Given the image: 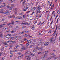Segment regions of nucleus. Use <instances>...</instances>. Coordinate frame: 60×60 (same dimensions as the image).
<instances>
[{
  "mask_svg": "<svg viewBox=\"0 0 60 60\" xmlns=\"http://www.w3.org/2000/svg\"><path fill=\"white\" fill-rule=\"evenodd\" d=\"M2 7H4L5 6H4V5L3 4L2 5Z\"/></svg>",
  "mask_w": 60,
  "mask_h": 60,
  "instance_id": "obj_57",
  "label": "nucleus"
},
{
  "mask_svg": "<svg viewBox=\"0 0 60 60\" xmlns=\"http://www.w3.org/2000/svg\"><path fill=\"white\" fill-rule=\"evenodd\" d=\"M4 48L3 47H2V49H1V50L2 51V50H4Z\"/></svg>",
  "mask_w": 60,
  "mask_h": 60,
  "instance_id": "obj_28",
  "label": "nucleus"
},
{
  "mask_svg": "<svg viewBox=\"0 0 60 60\" xmlns=\"http://www.w3.org/2000/svg\"><path fill=\"white\" fill-rule=\"evenodd\" d=\"M38 10L40 11V8H41V6L39 5L38 6Z\"/></svg>",
  "mask_w": 60,
  "mask_h": 60,
  "instance_id": "obj_11",
  "label": "nucleus"
},
{
  "mask_svg": "<svg viewBox=\"0 0 60 60\" xmlns=\"http://www.w3.org/2000/svg\"><path fill=\"white\" fill-rule=\"evenodd\" d=\"M3 54V52L1 53L0 54V56H1V55Z\"/></svg>",
  "mask_w": 60,
  "mask_h": 60,
  "instance_id": "obj_62",
  "label": "nucleus"
},
{
  "mask_svg": "<svg viewBox=\"0 0 60 60\" xmlns=\"http://www.w3.org/2000/svg\"><path fill=\"white\" fill-rule=\"evenodd\" d=\"M23 13H19V15H23Z\"/></svg>",
  "mask_w": 60,
  "mask_h": 60,
  "instance_id": "obj_31",
  "label": "nucleus"
},
{
  "mask_svg": "<svg viewBox=\"0 0 60 60\" xmlns=\"http://www.w3.org/2000/svg\"><path fill=\"white\" fill-rule=\"evenodd\" d=\"M16 51H17V50H15L14 51H11V52H10V54H12V52H16Z\"/></svg>",
  "mask_w": 60,
  "mask_h": 60,
  "instance_id": "obj_9",
  "label": "nucleus"
},
{
  "mask_svg": "<svg viewBox=\"0 0 60 60\" xmlns=\"http://www.w3.org/2000/svg\"><path fill=\"white\" fill-rule=\"evenodd\" d=\"M28 24V23L26 22L25 24V25H27Z\"/></svg>",
  "mask_w": 60,
  "mask_h": 60,
  "instance_id": "obj_54",
  "label": "nucleus"
},
{
  "mask_svg": "<svg viewBox=\"0 0 60 60\" xmlns=\"http://www.w3.org/2000/svg\"><path fill=\"white\" fill-rule=\"evenodd\" d=\"M33 41H34V42H36V40H33Z\"/></svg>",
  "mask_w": 60,
  "mask_h": 60,
  "instance_id": "obj_45",
  "label": "nucleus"
},
{
  "mask_svg": "<svg viewBox=\"0 0 60 60\" xmlns=\"http://www.w3.org/2000/svg\"><path fill=\"white\" fill-rule=\"evenodd\" d=\"M53 20H52V22H51L50 24V25H51V24H52V23H53Z\"/></svg>",
  "mask_w": 60,
  "mask_h": 60,
  "instance_id": "obj_48",
  "label": "nucleus"
},
{
  "mask_svg": "<svg viewBox=\"0 0 60 60\" xmlns=\"http://www.w3.org/2000/svg\"><path fill=\"white\" fill-rule=\"evenodd\" d=\"M15 48H16V49H19V46H15Z\"/></svg>",
  "mask_w": 60,
  "mask_h": 60,
  "instance_id": "obj_13",
  "label": "nucleus"
},
{
  "mask_svg": "<svg viewBox=\"0 0 60 60\" xmlns=\"http://www.w3.org/2000/svg\"><path fill=\"white\" fill-rule=\"evenodd\" d=\"M5 46L6 47H8V46H9V45H7V44H6L5 45Z\"/></svg>",
  "mask_w": 60,
  "mask_h": 60,
  "instance_id": "obj_16",
  "label": "nucleus"
},
{
  "mask_svg": "<svg viewBox=\"0 0 60 60\" xmlns=\"http://www.w3.org/2000/svg\"><path fill=\"white\" fill-rule=\"evenodd\" d=\"M21 49L22 50H26V48L25 46H22Z\"/></svg>",
  "mask_w": 60,
  "mask_h": 60,
  "instance_id": "obj_3",
  "label": "nucleus"
},
{
  "mask_svg": "<svg viewBox=\"0 0 60 60\" xmlns=\"http://www.w3.org/2000/svg\"><path fill=\"white\" fill-rule=\"evenodd\" d=\"M28 25L29 26H31L32 25V23L30 22V23H29Z\"/></svg>",
  "mask_w": 60,
  "mask_h": 60,
  "instance_id": "obj_20",
  "label": "nucleus"
},
{
  "mask_svg": "<svg viewBox=\"0 0 60 60\" xmlns=\"http://www.w3.org/2000/svg\"><path fill=\"white\" fill-rule=\"evenodd\" d=\"M14 37H12L11 38V39H14Z\"/></svg>",
  "mask_w": 60,
  "mask_h": 60,
  "instance_id": "obj_60",
  "label": "nucleus"
},
{
  "mask_svg": "<svg viewBox=\"0 0 60 60\" xmlns=\"http://www.w3.org/2000/svg\"><path fill=\"white\" fill-rule=\"evenodd\" d=\"M11 33H14V32H15V31L13 30L12 31H11Z\"/></svg>",
  "mask_w": 60,
  "mask_h": 60,
  "instance_id": "obj_25",
  "label": "nucleus"
},
{
  "mask_svg": "<svg viewBox=\"0 0 60 60\" xmlns=\"http://www.w3.org/2000/svg\"><path fill=\"white\" fill-rule=\"evenodd\" d=\"M18 38L19 39H21V38H22V37L20 36L19 37H18Z\"/></svg>",
  "mask_w": 60,
  "mask_h": 60,
  "instance_id": "obj_27",
  "label": "nucleus"
},
{
  "mask_svg": "<svg viewBox=\"0 0 60 60\" xmlns=\"http://www.w3.org/2000/svg\"><path fill=\"white\" fill-rule=\"evenodd\" d=\"M53 40H54V39H53V38H51V39L50 40V42H52L53 41Z\"/></svg>",
  "mask_w": 60,
  "mask_h": 60,
  "instance_id": "obj_12",
  "label": "nucleus"
},
{
  "mask_svg": "<svg viewBox=\"0 0 60 60\" xmlns=\"http://www.w3.org/2000/svg\"><path fill=\"white\" fill-rule=\"evenodd\" d=\"M26 4L25 3H23V5H26Z\"/></svg>",
  "mask_w": 60,
  "mask_h": 60,
  "instance_id": "obj_42",
  "label": "nucleus"
},
{
  "mask_svg": "<svg viewBox=\"0 0 60 60\" xmlns=\"http://www.w3.org/2000/svg\"><path fill=\"white\" fill-rule=\"evenodd\" d=\"M30 54V52L29 51H27L25 52V54Z\"/></svg>",
  "mask_w": 60,
  "mask_h": 60,
  "instance_id": "obj_8",
  "label": "nucleus"
},
{
  "mask_svg": "<svg viewBox=\"0 0 60 60\" xmlns=\"http://www.w3.org/2000/svg\"><path fill=\"white\" fill-rule=\"evenodd\" d=\"M57 58H58L57 57H55L54 58H55V59H56Z\"/></svg>",
  "mask_w": 60,
  "mask_h": 60,
  "instance_id": "obj_59",
  "label": "nucleus"
},
{
  "mask_svg": "<svg viewBox=\"0 0 60 60\" xmlns=\"http://www.w3.org/2000/svg\"><path fill=\"white\" fill-rule=\"evenodd\" d=\"M8 17L9 18H12V16H8Z\"/></svg>",
  "mask_w": 60,
  "mask_h": 60,
  "instance_id": "obj_29",
  "label": "nucleus"
},
{
  "mask_svg": "<svg viewBox=\"0 0 60 60\" xmlns=\"http://www.w3.org/2000/svg\"><path fill=\"white\" fill-rule=\"evenodd\" d=\"M3 4H4V6H5V5H6V4H5V3H3Z\"/></svg>",
  "mask_w": 60,
  "mask_h": 60,
  "instance_id": "obj_44",
  "label": "nucleus"
},
{
  "mask_svg": "<svg viewBox=\"0 0 60 60\" xmlns=\"http://www.w3.org/2000/svg\"><path fill=\"white\" fill-rule=\"evenodd\" d=\"M52 43H55V40H53Z\"/></svg>",
  "mask_w": 60,
  "mask_h": 60,
  "instance_id": "obj_26",
  "label": "nucleus"
},
{
  "mask_svg": "<svg viewBox=\"0 0 60 60\" xmlns=\"http://www.w3.org/2000/svg\"><path fill=\"white\" fill-rule=\"evenodd\" d=\"M9 41H6V44H7V43H9Z\"/></svg>",
  "mask_w": 60,
  "mask_h": 60,
  "instance_id": "obj_38",
  "label": "nucleus"
},
{
  "mask_svg": "<svg viewBox=\"0 0 60 60\" xmlns=\"http://www.w3.org/2000/svg\"><path fill=\"white\" fill-rule=\"evenodd\" d=\"M5 25V24H2V25H1V27H4V26H5L4 25Z\"/></svg>",
  "mask_w": 60,
  "mask_h": 60,
  "instance_id": "obj_14",
  "label": "nucleus"
},
{
  "mask_svg": "<svg viewBox=\"0 0 60 60\" xmlns=\"http://www.w3.org/2000/svg\"><path fill=\"white\" fill-rule=\"evenodd\" d=\"M58 19H59V18H58L57 19V21L56 22L57 23H58Z\"/></svg>",
  "mask_w": 60,
  "mask_h": 60,
  "instance_id": "obj_51",
  "label": "nucleus"
},
{
  "mask_svg": "<svg viewBox=\"0 0 60 60\" xmlns=\"http://www.w3.org/2000/svg\"><path fill=\"white\" fill-rule=\"evenodd\" d=\"M20 46H23V44H20Z\"/></svg>",
  "mask_w": 60,
  "mask_h": 60,
  "instance_id": "obj_49",
  "label": "nucleus"
},
{
  "mask_svg": "<svg viewBox=\"0 0 60 60\" xmlns=\"http://www.w3.org/2000/svg\"><path fill=\"white\" fill-rule=\"evenodd\" d=\"M14 39L15 40V41H16V40H17V39L15 37H14Z\"/></svg>",
  "mask_w": 60,
  "mask_h": 60,
  "instance_id": "obj_41",
  "label": "nucleus"
},
{
  "mask_svg": "<svg viewBox=\"0 0 60 60\" xmlns=\"http://www.w3.org/2000/svg\"><path fill=\"white\" fill-rule=\"evenodd\" d=\"M48 51H45V53H48Z\"/></svg>",
  "mask_w": 60,
  "mask_h": 60,
  "instance_id": "obj_64",
  "label": "nucleus"
},
{
  "mask_svg": "<svg viewBox=\"0 0 60 60\" xmlns=\"http://www.w3.org/2000/svg\"><path fill=\"white\" fill-rule=\"evenodd\" d=\"M15 37V38H16H16H18V36H16Z\"/></svg>",
  "mask_w": 60,
  "mask_h": 60,
  "instance_id": "obj_53",
  "label": "nucleus"
},
{
  "mask_svg": "<svg viewBox=\"0 0 60 60\" xmlns=\"http://www.w3.org/2000/svg\"><path fill=\"white\" fill-rule=\"evenodd\" d=\"M17 12H15V14H17Z\"/></svg>",
  "mask_w": 60,
  "mask_h": 60,
  "instance_id": "obj_63",
  "label": "nucleus"
},
{
  "mask_svg": "<svg viewBox=\"0 0 60 60\" xmlns=\"http://www.w3.org/2000/svg\"><path fill=\"white\" fill-rule=\"evenodd\" d=\"M27 41L28 43H30L32 42V41L30 40H27Z\"/></svg>",
  "mask_w": 60,
  "mask_h": 60,
  "instance_id": "obj_6",
  "label": "nucleus"
},
{
  "mask_svg": "<svg viewBox=\"0 0 60 60\" xmlns=\"http://www.w3.org/2000/svg\"><path fill=\"white\" fill-rule=\"evenodd\" d=\"M11 40V39H10V41L11 42H12V43H14L15 41H12Z\"/></svg>",
  "mask_w": 60,
  "mask_h": 60,
  "instance_id": "obj_17",
  "label": "nucleus"
},
{
  "mask_svg": "<svg viewBox=\"0 0 60 60\" xmlns=\"http://www.w3.org/2000/svg\"><path fill=\"white\" fill-rule=\"evenodd\" d=\"M26 59H27V60H30V58L27 57V58H26Z\"/></svg>",
  "mask_w": 60,
  "mask_h": 60,
  "instance_id": "obj_24",
  "label": "nucleus"
},
{
  "mask_svg": "<svg viewBox=\"0 0 60 60\" xmlns=\"http://www.w3.org/2000/svg\"><path fill=\"white\" fill-rule=\"evenodd\" d=\"M26 15H24L23 16V17L24 18H25L26 17H25Z\"/></svg>",
  "mask_w": 60,
  "mask_h": 60,
  "instance_id": "obj_55",
  "label": "nucleus"
},
{
  "mask_svg": "<svg viewBox=\"0 0 60 60\" xmlns=\"http://www.w3.org/2000/svg\"><path fill=\"white\" fill-rule=\"evenodd\" d=\"M27 37H28V38H30V37L29 36V35H28L27 36Z\"/></svg>",
  "mask_w": 60,
  "mask_h": 60,
  "instance_id": "obj_56",
  "label": "nucleus"
},
{
  "mask_svg": "<svg viewBox=\"0 0 60 60\" xmlns=\"http://www.w3.org/2000/svg\"><path fill=\"white\" fill-rule=\"evenodd\" d=\"M39 35H41V33H39L38 34Z\"/></svg>",
  "mask_w": 60,
  "mask_h": 60,
  "instance_id": "obj_58",
  "label": "nucleus"
},
{
  "mask_svg": "<svg viewBox=\"0 0 60 60\" xmlns=\"http://www.w3.org/2000/svg\"><path fill=\"white\" fill-rule=\"evenodd\" d=\"M11 22L12 23V25H14V22L13 20H12L11 21Z\"/></svg>",
  "mask_w": 60,
  "mask_h": 60,
  "instance_id": "obj_10",
  "label": "nucleus"
},
{
  "mask_svg": "<svg viewBox=\"0 0 60 60\" xmlns=\"http://www.w3.org/2000/svg\"><path fill=\"white\" fill-rule=\"evenodd\" d=\"M53 5H52L51 6V9H53V8L54 7V4H53Z\"/></svg>",
  "mask_w": 60,
  "mask_h": 60,
  "instance_id": "obj_22",
  "label": "nucleus"
},
{
  "mask_svg": "<svg viewBox=\"0 0 60 60\" xmlns=\"http://www.w3.org/2000/svg\"><path fill=\"white\" fill-rule=\"evenodd\" d=\"M21 57H20V56H19L18 57H17V58H18V59H19V58H20Z\"/></svg>",
  "mask_w": 60,
  "mask_h": 60,
  "instance_id": "obj_39",
  "label": "nucleus"
},
{
  "mask_svg": "<svg viewBox=\"0 0 60 60\" xmlns=\"http://www.w3.org/2000/svg\"><path fill=\"white\" fill-rule=\"evenodd\" d=\"M36 17H39V16H38V15H37L36 16Z\"/></svg>",
  "mask_w": 60,
  "mask_h": 60,
  "instance_id": "obj_47",
  "label": "nucleus"
},
{
  "mask_svg": "<svg viewBox=\"0 0 60 60\" xmlns=\"http://www.w3.org/2000/svg\"><path fill=\"white\" fill-rule=\"evenodd\" d=\"M11 24V23H8V26H9V25H10Z\"/></svg>",
  "mask_w": 60,
  "mask_h": 60,
  "instance_id": "obj_52",
  "label": "nucleus"
},
{
  "mask_svg": "<svg viewBox=\"0 0 60 60\" xmlns=\"http://www.w3.org/2000/svg\"><path fill=\"white\" fill-rule=\"evenodd\" d=\"M0 13H4V14H6L7 15H8V14H9V12H2L1 11H0Z\"/></svg>",
  "mask_w": 60,
  "mask_h": 60,
  "instance_id": "obj_2",
  "label": "nucleus"
},
{
  "mask_svg": "<svg viewBox=\"0 0 60 60\" xmlns=\"http://www.w3.org/2000/svg\"><path fill=\"white\" fill-rule=\"evenodd\" d=\"M51 58H53L52 56H51V57H49V59H51Z\"/></svg>",
  "mask_w": 60,
  "mask_h": 60,
  "instance_id": "obj_23",
  "label": "nucleus"
},
{
  "mask_svg": "<svg viewBox=\"0 0 60 60\" xmlns=\"http://www.w3.org/2000/svg\"><path fill=\"white\" fill-rule=\"evenodd\" d=\"M35 27L34 26H32L31 29H34V28Z\"/></svg>",
  "mask_w": 60,
  "mask_h": 60,
  "instance_id": "obj_15",
  "label": "nucleus"
},
{
  "mask_svg": "<svg viewBox=\"0 0 60 60\" xmlns=\"http://www.w3.org/2000/svg\"><path fill=\"white\" fill-rule=\"evenodd\" d=\"M12 17L13 18H15V15H13L12 16Z\"/></svg>",
  "mask_w": 60,
  "mask_h": 60,
  "instance_id": "obj_33",
  "label": "nucleus"
},
{
  "mask_svg": "<svg viewBox=\"0 0 60 60\" xmlns=\"http://www.w3.org/2000/svg\"><path fill=\"white\" fill-rule=\"evenodd\" d=\"M23 22L24 23H23V25H25L26 23V22Z\"/></svg>",
  "mask_w": 60,
  "mask_h": 60,
  "instance_id": "obj_36",
  "label": "nucleus"
},
{
  "mask_svg": "<svg viewBox=\"0 0 60 60\" xmlns=\"http://www.w3.org/2000/svg\"><path fill=\"white\" fill-rule=\"evenodd\" d=\"M7 35L8 36H9L10 37H11V34H7Z\"/></svg>",
  "mask_w": 60,
  "mask_h": 60,
  "instance_id": "obj_18",
  "label": "nucleus"
},
{
  "mask_svg": "<svg viewBox=\"0 0 60 60\" xmlns=\"http://www.w3.org/2000/svg\"><path fill=\"white\" fill-rule=\"evenodd\" d=\"M49 44V43L48 42H46V43H45V44H44V45L45 46H47V45H48Z\"/></svg>",
  "mask_w": 60,
  "mask_h": 60,
  "instance_id": "obj_5",
  "label": "nucleus"
},
{
  "mask_svg": "<svg viewBox=\"0 0 60 60\" xmlns=\"http://www.w3.org/2000/svg\"><path fill=\"white\" fill-rule=\"evenodd\" d=\"M10 28H12V26H10Z\"/></svg>",
  "mask_w": 60,
  "mask_h": 60,
  "instance_id": "obj_37",
  "label": "nucleus"
},
{
  "mask_svg": "<svg viewBox=\"0 0 60 60\" xmlns=\"http://www.w3.org/2000/svg\"><path fill=\"white\" fill-rule=\"evenodd\" d=\"M57 13H58V14H59L60 13V11H59V10H58V12H57Z\"/></svg>",
  "mask_w": 60,
  "mask_h": 60,
  "instance_id": "obj_35",
  "label": "nucleus"
},
{
  "mask_svg": "<svg viewBox=\"0 0 60 60\" xmlns=\"http://www.w3.org/2000/svg\"><path fill=\"white\" fill-rule=\"evenodd\" d=\"M13 56V55H10V57H12Z\"/></svg>",
  "mask_w": 60,
  "mask_h": 60,
  "instance_id": "obj_46",
  "label": "nucleus"
},
{
  "mask_svg": "<svg viewBox=\"0 0 60 60\" xmlns=\"http://www.w3.org/2000/svg\"><path fill=\"white\" fill-rule=\"evenodd\" d=\"M33 47V45H30L29 46V48H32Z\"/></svg>",
  "mask_w": 60,
  "mask_h": 60,
  "instance_id": "obj_34",
  "label": "nucleus"
},
{
  "mask_svg": "<svg viewBox=\"0 0 60 60\" xmlns=\"http://www.w3.org/2000/svg\"><path fill=\"white\" fill-rule=\"evenodd\" d=\"M47 53H45V54L44 56V57H45V56H47Z\"/></svg>",
  "mask_w": 60,
  "mask_h": 60,
  "instance_id": "obj_21",
  "label": "nucleus"
},
{
  "mask_svg": "<svg viewBox=\"0 0 60 60\" xmlns=\"http://www.w3.org/2000/svg\"><path fill=\"white\" fill-rule=\"evenodd\" d=\"M39 44H43L44 42L42 41H41L40 40L39 41Z\"/></svg>",
  "mask_w": 60,
  "mask_h": 60,
  "instance_id": "obj_4",
  "label": "nucleus"
},
{
  "mask_svg": "<svg viewBox=\"0 0 60 60\" xmlns=\"http://www.w3.org/2000/svg\"><path fill=\"white\" fill-rule=\"evenodd\" d=\"M32 52H35V53H37V52H38V53H39L38 52H37V50H36L35 49L34 50L32 51Z\"/></svg>",
  "mask_w": 60,
  "mask_h": 60,
  "instance_id": "obj_7",
  "label": "nucleus"
},
{
  "mask_svg": "<svg viewBox=\"0 0 60 60\" xmlns=\"http://www.w3.org/2000/svg\"><path fill=\"white\" fill-rule=\"evenodd\" d=\"M7 5L6 6V7H7L8 8H9V9H12V7H10V6H9V5L8 4H7Z\"/></svg>",
  "mask_w": 60,
  "mask_h": 60,
  "instance_id": "obj_1",
  "label": "nucleus"
},
{
  "mask_svg": "<svg viewBox=\"0 0 60 60\" xmlns=\"http://www.w3.org/2000/svg\"><path fill=\"white\" fill-rule=\"evenodd\" d=\"M56 57V56L54 55L53 56H52V58H54L55 57Z\"/></svg>",
  "mask_w": 60,
  "mask_h": 60,
  "instance_id": "obj_40",
  "label": "nucleus"
},
{
  "mask_svg": "<svg viewBox=\"0 0 60 60\" xmlns=\"http://www.w3.org/2000/svg\"><path fill=\"white\" fill-rule=\"evenodd\" d=\"M25 33H26V31H23L22 32V34H24L25 33Z\"/></svg>",
  "mask_w": 60,
  "mask_h": 60,
  "instance_id": "obj_30",
  "label": "nucleus"
},
{
  "mask_svg": "<svg viewBox=\"0 0 60 60\" xmlns=\"http://www.w3.org/2000/svg\"><path fill=\"white\" fill-rule=\"evenodd\" d=\"M35 13V12H33L31 14V15H33V14H34Z\"/></svg>",
  "mask_w": 60,
  "mask_h": 60,
  "instance_id": "obj_32",
  "label": "nucleus"
},
{
  "mask_svg": "<svg viewBox=\"0 0 60 60\" xmlns=\"http://www.w3.org/2000/svg\"><path fill=\"white\" fill-rule=\"evenodd\" d=\"M52 55H55V54H54V53H52Z\"/></svg>",
  "mask_w": 60,
  "mask_h": 60,
  "instance_id": "obj_61",
  "label": "nucleus"
},
{
  "mask_svg": "<svg viewBox=\"0 0 60 60\" xmlns=\"http://www.w3.org/2000/svg\"><path fill=\"white\" fill-rule=\"evenodd\" d=\"M26 45L27 46H28V45H29V44H28V43H27L26 44Z\"/></svg>",
  "mask_w": 60,
  "mask_h": 60,
  "instance_id": "obj_43",
  "label": "nucleus"
},
{
  "mask_svg": "<svg viewBox=\"0 0 60 60\" xmlns=\"http://www.w3.org/2000/svg\"><path fill=\"white\" fill-rule=\"evenodd\" d=\"M30 55L32 56H34V54H33L32 53H30Z\"/></svg>",
  "mask_w": 60,
  "mask_h": 60,
  "instance_id": "obj_19",
  "label": "nucleus"
},
{
  "mask_svg": "<svg viewBox=\"0 0 60 60\" xmlns=\"http://www.w3.org/2000/svg\"><path fill=\"white\" fill-rule=\"evenodd\" d=\"M19 19H22V17H20L19 18Z\"/></svg>",
  "mask_w": 60,
  "mask_h": 60,
  "instance_id": "obj_50",
  "label": "nucleus"
}]
</instances>
